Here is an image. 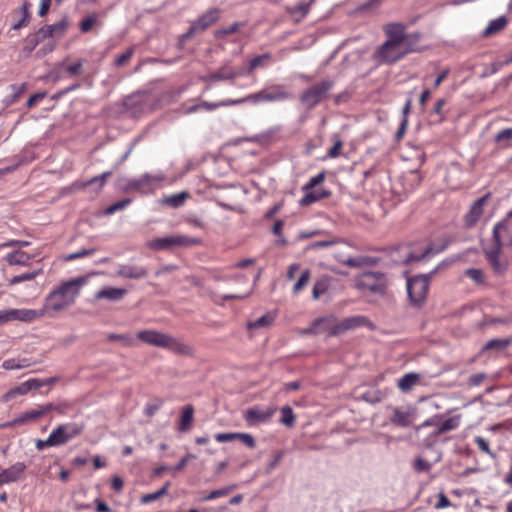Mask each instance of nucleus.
Here are the masks:
<instances>
[{
  "label": "nucleus",
  "mask_w": 512,
  "mask_h": 512,
  "mask_svg": "<svg viewBox=\"0 0 512 512\" xmlns=\"http://www.w3.org/2000/svg\"><path fill=\"white\" fill-rule=\"evenodd\" d=\"M87 282V277L82 276L62 283L52 290L45 299V315L50 312H60L70 307L80 294V288Z\"/></svg>",
  "instance_id": "obj_1"
},
{
  "label": "nucleus",
  "mask_w": 512,
  "mask_h": 512,
  "mask_svg": "<svg viewBox=\"0 0 512 512\" xmlns=\"http://www.w3.org/2000/svg\"><path fill=\"white\" fill-rule=\"evenodd\" d=\"M334 85V81L330 79L315 83L301 93L300 102L307 110H312L329 97V92L333 89Z\"/></svg>",
  "instance_id": "obj_2"
},
{
  "label": "nucleus",
  "mask_w": 512,
  "mask_h": 512,
  "mask_svg": "<svg viewBox=\"0 0 512 512\" xmlns=\"http://www.w3.org/2000/svg\"><path fill=\"white\" fill-rule=\"evenodd\" d=\"M355 284L359 290L366 289L372 293L383 296L386 293L387 278L382 272L367 271L356 277Z\"/></svg>",
  "instance_id": "obj_3"
},
{
  "label": "nucleus",
  "mask_w": 512,
  "mask_h": 512,
  "mask_svg": "<svg viewBox=\"0 0 512 512\" xmlns=\"http://www.w3.org/2000/svg\"><path fill=\"white\" fill-rule=\"evenodd\" d=\"M199 244V240L185 235H169L155 238L147 242V247L155 251L172 250L176 247H191Z\"/></svg>",
  "instance_id": "obj_4"
},
{
  "label": "nucleus",
  "mask_w": 512,
  "mask_h": 512,
  "mask_svg": "<svg viewBox=\"0 0 512 512\" xmlns=\"http://www.w3.org/2000/svg\"><path fill=\"white\" fill-rule=\"evenodd\" d=\"M429 290V275L414 276L407 281V291L411 302L420 306L426 299Z\"/></svg>",
  "instance_id": "obj_5"
},
{
  "label": "nucleus",
  "mask_w": 512,
  "mask_h": 512,
  "mask_svg": "<svg viewBox=\"0 0 512 512\" xmlns=\"http://www.w3.org/2000/svg\"><path fill=\"white\" fill-rule=\"evenodd\" d=\"M84 429L85 424L83 422H70L57 426L50 434L55 446H61L81 435Z\"/></svg>",
  "instance_id": "obj_6"
},
{
  "label": "nucleus",
  "mask_w": 512,
  "mask_h": 512,
  "mask_svg": "<svg viewBox=\"0 0 512 512\" xmlns=\"http://www.w3.org/2000/svg\"><path fill=\"white\" fill-rule=\"evenodd\" d=\"M45 316V310L35 309H7L0 311V324L9 321H21L30 323Z\"/></svg>",
  "instance_id": "obj_7"
},
{
  "label": "nucleus",
  "mask_w": 512,
  "mask_h": 512,
  "mask_svg": "<svg viewBox=\"0 0 512 512\" xmlns=\"http://www.w3.org/2000/svg\"><path fill=\"white\" fill-rule=\"evenodd\" d=\"M493 247L502 249L504 246H512V222L504 219L497 223L492 233Z\"/></svg>",
  "instance_id": "obj_8"
},
{
  "label": "nucleus",
  "mask_w": 512,
  "mask_h": 512,
  "mask_svg": "<svg viewBox=\"0 0 512 512\" xmlns=\"http://www.w3.org/2000/svg\"><path fill=\"white\" fill-rule=\"evenodd\" d=\"M405 56L402 45L385 41L377 50V57L380 61L388 64L395 63Z\"/></svg>",
  "instance_id": "obj_9"
},
{
  "label": "nucleus",
  "mask_w": 512,
  "mask_h": 512,
  "mask_svg": "<svg viewBox=\"0 0 512 512\" xmlns=\"http://www.w3.org/2000/svg\"><path fill=\"white\" fill-rule=\"evenodd\" d=\"M163 180V174L151 175L149 173H145L138 179L127 180L126 184L124 185V189L127 191H139L143 188L150 187L152 184L156 182H161Z\"/></svg>",
  "instance_id": "obj_10"
},
{
  "label": "nucleus",
  "mask_w": 512,
  "mask_h": 512,
  "mask_svg": "<svg viewBox=\"0 0 512 512\" xmlns=\"http://www.w3.org/2000/svg\"><path fill=\"white\" fill-rule=\"evenodd\" d=\"M51 408V405H43L40 406L38 409L27 411L20 415L19 417L13 419L12 421L3 424V427H13L16 425H22L27 422L35 421L40 417L44 416L46 413L50 412Z\"/></svg>",
  "instance_id": "obj_11"
},
{
  "label": "nucleus",
  "mask_w": 512,
  "mask_h": 512,
  "mask_svg": "<svg viewBox=\"0 0 512 512\" xmlns=\"http://www.w3.org/2000/svg\"><path fill=\"white\" fill-rule=\"evenodd\" d=\"M274 412L275 409L272 408L263 410L259 407H251L245 411L244 419L249 425L255 426L269 421Z\"/></svg>",
  "instance_id": "obj_12"
},
{
  "label": "nucleus",
  "mask_w": 512,
  "mask_h": 512,
  "mask_svg": "<svg viewBox=\"0 0 512 512\" xmlns=\"http://www.w3.org/2000/svg\"><path fill=\"white\" fill-rule=\"evenodd\" d=\"M169 334L157 330H142L137 333V338L151 346L164 348Z\"/></svg>",
  "instance_id": "obj_13"
},
{
  "label": "nucleus",
  "mask_w": 512,
  "mask_h": 512,
  "mask_svg": "<svg viewBox=\"0 0 512 512\" xmlns=\"http://www.w3.org/2000/svg\"><path fill=\"white\" fill-rule=\"evenodd\" d=\"M164 349L180 356H192L194 349L179 338L168 336Z\"/></svg>",
  "instance_id": "obj_14"
},
{
  "label": "nucleus",
  "mask_w": 512,
  "mask_h": 512,
  "mask_svg": "<svg viewBox=\"0 0 512 512\" xmlns=\"http://www.w3.org/2000/svg\"><path fill=\"white\" fill-rule=\"evenodd\" d=\"M412 419H413V412L406 408H393L392 414L389 418L391 424L401 427V428H407L412 425Z\"/></svg>",
  "instance_id": "obj_15"
},
{
  "label": "nucleus",
  "mask_w": 512,
  "mask_h": 512,
  "mask_svg": "<svg viewBox=\"0 0 512 512\" xmlns=\"http://www.w3.org/2000/svg\"><path fill=\"white\" fill-rule=\"evenodd\" d=\"M406 26L402 23H390L385 26V34L388 42L402 45L406 39Z\"/></svg>",
  "instance_id": "obj_16"
},
{
  "label": "nucleus",
  "mask_w": 512,
  "mask_h": 512,
  "mask_svg": "<svg viewBox=\"0 0 512 512\" xmlns=\"http://www.w3.org/2000/svg\"><path fill=\"white\" fill-rule=\"evenodd\" d=\"M25 470L26 465L23 462H17L11 467L4 469L0 473V487L4 484L18 481Z\"/></svg>",
  "instance_id": "obj_17"
},
{
  "label": "nucleus",
  "mask_w": 512,
  "mask_h": 512,
  "mask_svg": "<svg viewBox=\"0 0 512 512\" xmlns=\"http://www.w3.org/2000/svg\"><path fill=\"white\" fill-rule=\"evenodd\" d=\"M489 198V194L477 199L470 207L469 212L465 216V222L468 227H472L476 224L479 218L482 216L484 211V205Z\"/></svg>",
  "instance_id": "obj_18"
},
{
  "label": "nucleus",
  "mask_w": 512,
  "mask_h": 512,
  "mask_svg": "<svg viewBox=\"0 0 512 512\" xmlns=\"http://www.w3.org/2000/svg\"><path fill=\"white\" fill-rule=\"evenodd\" d=\"M487 260L496 274H503L507 270V262L500 260L501 249L491 246L484 250Z\"/></svg>",
  "instance_id": "obj_19"
},
{
  "label": "nucleus",
  "mask_w": 512,
  "mask_h": 512,
  "mask_svg": "<svg viewBox=\"0 0 512 512\" xmlns=\"http://www.w3.org/2000/svg\"><path fill=\"white\" fill-rule=\"evenodd\" d=\"M126 294L127 290L124 288L104 287L94 294V299H106L110 302H118L122 300Z\"/></svg>",
  "instance_id": "obj_20"
},
{
  "label": "nucleus",
  "mask_w": 512,
  "mask_h": 512,
  "mask_svg": "<svg viewBox=\"0 0 512 512\" xmlns=\"http://www.w3.org/2000/svg\"><path fill=\"white\" fill-rule=\"evenodd\" d=\"M365 321L364 317L361 316H354L343 319L341 322L334 325L331 329L330 334L331 335H338L343 332H346L348 330L355 329L356 327H359L362 325Z\"/></svg>",
  "instance_id": "obj_21"
},
{
  "label": "nucleus",
  "mask_w": 512,
  "mask_h": 512,
  "mask_svg": "<svg viewBox=\"0 0 512 512\" xmlns=\"http://www.w3.org/2000/svg\"><path fill=\"white\" fill-rule=\"evenodd\" d=\"M147 269L137 265H121L116 274L128 279H141L147 276Z\"/></svg>",
  "instance_id": "obj_22"
},
{
  "label": "nucleus",
  "mask_w": 512,
  "mask_h": 512,
  "mask_svg": "<svg viewBox=\"0 0 512 512\" xmlns=\"http://www.w3.org/2000/svg\"><path fill=\"white\" fill-rule=\"evenodd\" d=\"M220 17V10L212 8L202 14L194 23L200 32L213 25Z\"/></svg>",
  "instance_id": "obj_23"
},
{
  "label": "nucleus",
  "mask_w": 512,
  "mask_h": 512,
  "mask_svg": "<svg viewBox=\"0 0 512 512\" xmlns=\"http://www.w3.org/2000/svg\"><path fill=\"white\" fill-rule=\"evenodd\" d=\"M215 73L218 81L234 80L237 77L245 75V67L235 69L229 64H224L217 71H215Z\"/></svg>",
  "instance_id": "obj_24"
},
{
  "label": "nucleus",
  "mask_w": 512,
  "mask_h": 512,
  "mask_svg": "<svg viewBox=\"0 0 512 512\" xmlns=\"http://www.w3.org/2000/svg\"><path fill=\"white\" fill-rule=\"evenodd\" d=\"M315 0H309L308 2H301L293 7H287L286 11L291 15L295 21L299 22L306 17L310 11V7L314 4Z\"/></svg>",
  "instance_id": "obj_25"
},
{
  "label": "nucleus",
  "mask_w": 512,
  "mask_h": 512,
  "mask_svg": "<svg viewBox=\"0 0 512 512\" xmlns=\"http://www.w3.org/2000/svg\"><path fill=\"white\" fill-rule=\"evenodd\" d=\"M269 95V102L284 101L293 98V94L282 85H272L266 88Z\"/></svg>",
  "instance_id": "obj_26"
},
{
  "label": "nucleus",
  "mask_w": 512,
  "mask_h": 512,
  "mask_svg": "<svg viewBox=\"0 0 512 512\" xmlns=\"http://www.w3.org/2000/svg\"><path fill=\"white\" fill-rule=\"evenodd\" d=\"M507 23L508 21L505 16H500L494 20H491L483 31L482 36L487 38L499 33L506 27Z\"/></svg>",
  "instance_id": "obj_27"
},
{
  "label": "nucleus",
  "mask_w": 512,
  "mask_h": 512,
  "mask_svg": "<svg viewBox=\"0 0 512 512\" xmlns=\"http://www.w3.org/2000/svg\"><path fill=\"white\" fill-rule=\"evenodd\" d=\"M194 420V408L191 405H187L183 408L180 422L178 424V430L180 432H187L190 430Z\"/></svg>",
  "instance_id": "obj_28"
},
{
  "label": "nucleus",
  "mask_w": 512,
  "mask_h": 512,
  "mask_svg": "<svg viewBox=\"0 0 512 512\" xmlns=\"http://www.w3.org/2000/svg\"><path fill=\"white\" fill-rule=\"evenodd\" d=\"M461 416L456 415L450 417L443 421L440 425H438L437 429L434 431V436H439L441 434L447 433L449 431L455 430L460 425Z\"/></svg>",
  "instance_id": "obj_29"
},
{
  "label": "nucleus",
  "mask_w": 512,
  "mask_h": 512,
  "mask_svg": "<svg viewBox=\"0 0 512 512\" xmlns=\"http://www.w3.org/2000/svg\"><path fill=\"white\" fill-rule=\"evenodd\" d=\"M512 343L510 338H494L489 340L482 348V352L485 351H503Z\"/></svg>",
  "instance_id": "obj_30"
},
{
  "label": "nucleus",
  "mask_w": 512,
  "mask_h": 512,
  "mask_svg": "<svg viewBox=\"0 0 512 512\" xmlns=\"http://www.w3.org/2000/svg\"><path fill=\"white\" fill-rule=\"evenodd\" d=\"M234 102H236V105L250 102L253 104H257L260 102H269V95L266 89H263L261 91H258L253 94H249L243 98L234 99Z\"/></svg>",
  "instance_id": "obj_31"
},
{
  "label": "nucleus",
  "mask_w": 512,
  "mask_h": 512,
  "mask_svg": "<svg viewBox=\"0 0 512 512\" xmlns=\"http://www.w3.org/2000/svg\"><path fill=\"white\" fill-rule=\"evenodd\" d=\"M5 260L9 265H28L31 256L23 251H14L6 255Z\"/></svg>",
  "instance_id": "obj_32"
},
{
  "label": "nucleus",
  "mask_w": 512,
  "mask_h": 512,
  "mask_svg": "<svg viewBox=\"0 0 512 512\" xmlns=\"http://www.w3.org/2000/svg\"><path fill=\"white\" fill-rule=\"evenodd\" d=\"M421 39L420 33H412L406 34V39L403 41L402 50L405 52V55L418 51V43Z\"/></svg>",
  "instance_id": "obj_33"
},
{
  "label": "nucleus",
  "mask_w": 512,
  "mask_h": 512,
  "mask_svg": "<svg viewBox=\"0 0 512 512\" xmlns=\"http://www.w3.org/2000/svg\"><path fill=\"white\" fill-rule=\"evenodd\" d=\"M330 196L329 191H323L322 193L316 192V191H305V195L303 198L299 201V204L301 206H308L312 203L319 201L321 199L327 198Z\"/></svg>",
  "instance_id": "obj_34"
},
{
  "label": "nucleus",
  "mask_w": 512,
  "mask_h": 512,
  "mask_svg": "<svg viewBox=\"0 0 512 512\" xmlns=\"http://www.w3.org/2000/svg\"><path fill=\"white\" fill-rule=\"evenodd\" d=\"M330 286V278L327 276L318 279L313 286L312 297L316 300L325 294Z\"/></svg>",
  "instance_id": "obj_35"
},
{
  "label": "nucleus",
  "mask_w": 512,
  "mask_h": 512,
  "mask_svg": "<svg viewBox=\"0 0 512 512\" xmlns=\"http://www.w3.org/2000/svg\"><path fill=\"white\" fill-rule=\"evenodd\" d=\"M419 376L416 373H407L398 380V388L403 391H409L418 381Z\"/></svg>",
  "instance_id": "obj_36"
},
{
  "label": "nucleus",
  "mask_w": 512,
  "mask_h": 512,
  "mask_svg": "<svg viewBox=\"0 0 512 512\" xmlns=\"http://www.w3.org/2000/svg\"><path fill=\"white\" fill-rule=\"evenodd\" d=\"M107 340L110 342H119L124 347H131L135 344L134 338L131 334H116L109 333L107 335Z\"/></svg>",
  "instance_id": "obj_37"
},
{
  "label": "nucleus",
  "mask_w": 512,
  "mask_h": 512,
  "mask_svg": "<svg viewBox=\"0 0 512 512\" xmlns=\"http://www.w3.org/2000/svg\"><path fill=\"white\" fill-rule=\"evenodd\" d=\"M31 391L27 381L21 383L20 385L10 389L7 393H5L2 397V400L7 402L12 398H15L17 395H24L27 392Z\"/></svg>",
  "instance_id": "obj_38"
},
{
  "label": "nucleus",
  "mask_w": 512,
  "mask_h": 512,
  "mask_svg": "<svg viewBox=\"0 0 512 512\" xmlns=\"http://www.w3.org/2000/svg\"><path fill=\"white\" fill-rule=\"evenodd\" d=\"M275 317L271 313H266L257 320L249 322L247 325L248 329H257L268 327L274 322Z\"/></svg>",
  "instance_id": "obj_39"
},
{
  "label": "nucleus",
  "mask_w": 512,
  "mask_h": 512,
  "mask_svg": "<svg viewBox=\"0 0 512 512\" xmlns=\"http://www.w3.org/2000/svg\"><path fill=\"white\" fill-rule=\"evenodd\" d=\"M235 489H236V485H229V486L217 489V490H213L208 495L204 496L202 498V501H210V500H214V499H217L220 497H225V496L229 495Z\"/></svg>",
  "instance_id": "obj_40"
},
{
  "label": "nucleus",
  "mask_w": 512,
  "mask_h": 512,
  "mask_svg": "<svg viewBox=\"0 0 512 512\" xmlns=\"http://www.w3.org/2000/svg\"><path fill=\"white\" fill-rule=\"evenodd\" d=\"M187 198H188V193L180 192L178 194H174V195H171V196L165 198L164 203L170 207L178 208L185 203Z\"/></svg>",
  "instance_id": "obj_41"
},
{
  "label": "nucleus",
  "mask_w": 512,
  "mask_h": 512,
  "mask_svg": "<svg viewBox=\"0 0 512 512\" xmlns=\"http://www.w3.org/2000/svg\"><path fill=\"white\" fill-rule=\"evenodd\" d=\"M10 89L12 90V94L5 99L7 106L15 103L20 98V96L26 89V84L25 83H22L20 85L12 84V85H10Z\"/></svg>",
  "instance_id": "obj_42"
},
{
  "label": "nucleus",
  "mask_w": 512,
  "mask_h": 512,
  "mask_svg": "<svg viewBox=\"0 0 512 512\" xmlns=\"http://www.w3.org/2000/svg\"><path fill=\"white\" fill-rule=\"evenodd\" d=\"M295 419V414L290 406L282 407L280 422L283 425L287 427H292L295 423Z\"/></svg>",
  "instance_id": "obj_43"
},
{
  "label": "nucleus",
  "mask_w": 512,
  "mask_h": 512,
  "mask_svg": "<svg viewBox=\"0 0 512 512\" xmlns=\"http://www.w3.org/2000/svg\"><path fill=\"white\" fill-rule=\"evenodd\" d=\"M40 273H41V270L25 272L23 274L16 275V276L12 277L9 280V283H10V285H16L21 282L31 281V280H34Z\"/></svg>",
  "instance_id": "obj_44"
},
{
  "label": "nucleus",
  "mask_w": 512,
  "mask_h": 512,
  "mask_svg": "<svg viewBox=\"0 0 512 512\" xmlns=\"http://www.w3.org/2000/svg\"><path fill=\"white\" fill-rule=\"evenodd\" d=\"M200 105H201V109L212 111V110H215V109H217L219 107L234 106V105H236V102H234V99L222 100L220 102H215V103H211V102H207V101H202L200 103Z\"/></svg>",
  "instance_id": "obj_45"
},
{
  "label": "nucleus",
  "mask_w": 512,
  "mask_h": 512,
  "mask_svg": "<svg viewBox=\"0 0 512 512\" xmlns=\"http://www.w3.org/2000/svg\"><path fill=\"white\" fill-rule=\"evenodd\" d=\"M69 25L67 17H63L59 22L49 25L53 36L61 37Z\"/></svg>",
  "instance_id": "obj_46"
},
{
  "label": "nucleus",
  "mask_w": 512,
  "mask_h": 512,
  "mask_svg": "<svg viewBox=\"0 0 512 512\" xmlns=\"http://www.w3.org/2000/svg\"><path fill=\"white\" fill-rule=\"evenodd\" d=\"M432 253V247H427L421 254H416V253H413V252H409L405 259L403 260V262L405 264H410L412 262H419L423 259H425L426 257H428L430 254Z\"/></svg>",
  "instance_id": "obj_47"
},
{
  "label": "nucleus",
  "mask_w": 512,
  "mask_h": 512,
  "mask_svg": "<svg viewBox=\"0 0 512 512\" xmlns=\"http://www.w3.org/2000/svg\"><path fill=\"white\" fill-rule=\"evenodd\" d=\"M512 140V128H505L494 136V141L498 144L507 145Z\"/></svg>",
  "instance_id": "obj_48"
},
{
  "label": "nucleus",
  "mask_w": 512,
  "mask_h": 512,
  "mask_svg": "<svg viewBox=\"0 0 512 512\" xmlns=\"http://www.w3.org/2000/svg\"><path fill=\"white\" fill-rule=\"evenodd\" d=\"M310 278H311L310 271L308 269L304 270L301 273L298 281L294 284L293 292L294 293L300 292L308 284Z\"/></svg>",
  "instance_id": "obj_49"
},
{
  "label": "nucleus",
  "mask_w": 512,
  "mask_h": 512,
  "mask_svg": "<svg viewBox=\"0 0 512 512\" xmlns=\"http://www.w3.org/2000/svg\"><path fill=\"white\" fill-rule=\"evenodd\" d=\"M130 202H131V200L129 198H125V199H122L120 201H117V202L113 203L112 205L108 206L105 209L104 214L105 215H112L115 212L124 209L127 205L130 204Z\"/></svg>",
  "instance_id": "obj_50"
},
{
  "label": "nucleus",
  "mask_w": 512,
  "mask_h": 512,
  "mask_svg": "<svg viewBox=\"0 0 512 512\" xmlns=\"http://www.w3.org/2000/svg\"><path fill=\"white\" fill-rule=\"evenodd\" d=\"M268 58H269L268 54H263V55H259V56L254 57L253 59H251L248 62V67L245 68V75L250 74L253 70L258 68L262 64L264 59H268Z\"/></svg>",
  "instance_id": "obj_51"
},
{
  "label": "nucleus",
  "mask_w": 512,
  "mask_h": 512,
  "mask_svg": "<svg viewBox=\"0 0 512 512\" xmlns=\"http://www.w3.org/2000/svg\"><path fill=\"white\" fill-rule=\"evenodd\" d=\"M335 257L337 258V260L339 262H341L349 267H353V268L360 267L364 264L363 258H353V257L344 258L338 254L335 255Z\"/></svg>",
  "instance_id": "obj_52"
},
{
  "label": "nucleus",
  "mask_w": 512,
  "mask_h": 512,
  "mask_svg": "<svg viewBox=\"0 0 512 512\" xmlns=\"http://www.w3.org/2000/svg\"><path fill=\"white\" fill-rule=\"evenodd\" d=\"M41 41L38 39V37L35 34L29 35L25 39V46L23 48V51L27 54H30L37 45H39Z\"/></svg>",
  "instance_id": "obj_53"
},
{
  "label": "nucleus",
  "mask_w": 512,
  "mask_h": 512,
  "mask_svg": "<svg viewBox=\"0 0 512 512\" xmlns=\"http://www.w3.org/2000/svg\"><path fill=\"white\" fill-rule=\"evenodd\" d=\"M465 274L474 282L481 284L484 282V274L482 270L477 268H469L466 270Z\"/></svg>",
  "instance_id": "obj_54"
},
{
  "label": "nucleus",
  "mask_w": 512,
  "mask_h": 512,
  "mask_svg": "<svg viewBox=\"0 0 512 512\" xmlns=\"http://www.w3.org/2000/svg\"><path fill=\"white\" fill-rule=\"evenodd\" d=\"M163 404V400L157 399L154 403H149L144 409V413L148 417H152L160 409Z\"/></svg>",
  "instance_id": "obj_55"
},
{
  "label": "nucleus",
  "mask_w": 512,
  "mask_h": 512,
  "mask_svg": "<svg viewBox=\"0 0 512 512\" xmlns=\"http://www.w3.org/2000/svg\"><path fill=\"white\" fill-rule=\"evenodd\" d=\"M325 179V173L321 172L318 175L312 177L309 182L303 187L304 191L311 190L312 188L321 184Z\"/></svg>",
  "instance_id": "obj_56"
},
{
  "label": "nucleus",
  "mask_w": 512,
  "mask_h": 512,
  "mask_svg": "<svg viewBox=\"0 0 512 512\" xmlns=\"http://www.w3.org/2000/svg\"><path fill=\"white\" fill-rule=\"evenodd\" d=\"M95 251H96V249H94V248L82 249L79 252L68 254L67 256H65V260L66 261H71V260H75V259H78V258H81V257L89 256V255L94 254Z\"/></svg>",
  "instance_id": "obj_57"
},
{
  "label": "nucleus",
  "mask_w": 512,
  "mask_h": 512,
  "mask_svg": "<svg viewBox=\"0 0 512 512\" xmlns=\"http://www.w3.org/2000/svg\"><path fill=\"white\" fill-rule=\"evenodd\" d=\"M475 443L477 444L478 448H479L482 452H484V453H486V454H488V455H490V456L494 457V454H493V453H492V451L490 450L489 443H488V441H487L485 438H483V437H481V436H477V437L475 438Z\"/></svg>",
  "instance_id": "obj_58"
},
{
  "label": "nucleus",
  "mask_w": 512,
  "mask_h": 512,
  "mask_svg": "<svg viewBox=\"0 0 512 512\" xmlns=\"http://www.w3.org/2000/svg\"><path fill=\"white\" fill-rule=\"evenodd\" d=\"M236 440H240L243 442L247 447L254 448L255 447V440L252 435L247 433H237L236 434Z\"/></svg>",
  "instance_id": "obj_59"
},
{
  "label": "nucleus",
  "mask_w": 512,
  "mask_h": 512,
  "mask_svg": "<svg viewBox=\"0 0 512 512\" xmlns=\"http://www.w3.org/2000/svg\"><path fill=\"white\" fill-rule=\"evenodd\" d=\"M82 66H83V60H78L76 63L67 66L66 71L70 75L78 76V75L82 74Z\"/></svg>",
  "instance_id": "obj_60"
},
{
  "label": "nucleus",
  "mask_w": 512,
  "mask_h": 512,
  "mask_svg": "<svg viewBox=\"0 0 512 512\" xmlns=\"http://www.w3.org/2000/svg\"><path fill=\"white\" fill-rule=\"evenodd\" d=\"M431 468V464L429 462H427L425 459L423 458H417L415 460V463H414V469L417 471V472H425V471H429Z\"/></svg>",
  "instance_id": "obj_61"
},
{
  "label": "nucleus",
  "mask_w": 512,
  "mask_h": 512,
  "mask_svg": "<svg viewBox=\"0 0 512 512\" xmlns=\"http://www.w3.org/2000/svg\"><path fill=\"white\" fill-rule=\"evenodd\" d=\"M486 379L485 373H476L469 377L468 385L471 387L479 386Z\"/></svg>",
  "instance_id": "obj_62"
},
{
  "label": "nucleus",
  "mask_w": 512,
  "mask_h": 512,
  "mask_svg": "<svg viewBox=\"0 0 512 512\" xmlns=\"http://www.w3.org/2000/svg\"><path fill=\"white\" fill-rule=\"evenodd\" d=\"M96 18L95 16H88L80 23V30L83 33H87L92 28L93 24L95 23Z\"/></svg>",
  "instance_id": "obj_63"
},
{
  "label": "nucleus",
  "mask_w": 512,
  "mask_h": 512,
  "mask_svg": "<svg viewBox=\"0 0 512 512\" xmlns=\"http://www.w3.org/2000/svg\"><path fill=\"white\" fill-rule=\"evenodd\" d=\"M35 35L38 37V39L42 42L43 40L47 39V38H50V37H53V34L51 32V29L49 27V25H45L43 27H41L36 33Z\"/></svg>",
  "instance_id": "obj_64"
}]
</instances>
